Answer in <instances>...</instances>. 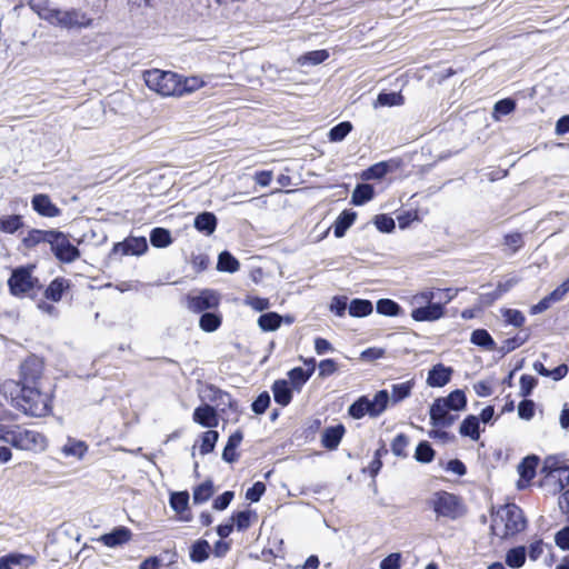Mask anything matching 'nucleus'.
I'll list each match as a JSON object with an SVG mask.
<instances>
[{
	"mask_svg": "<svg viewBox=\"0 0 569 569\" xmlns=\"http://www.w3.org/2000/svg\"><path fill=\"white\" fill-rule=\"evenodd\" d=\"M566 466L567 465L558 457H548L543 462L542 472H545L547 477H556L561 468Z\"/></svg>",
	"mask_w": 569,
	"mask_h": 569,
	"instance_id": "5fc2aeb1",
	"label": "nucleus"
},
{
	"mask_svg": "<svg viewBox=\"0 0 569 569\" xmlns=\"http://www.w3.org/2000/svg\"><path fill=\"white\" fill-rule=\"evenodd\" d=\"M435 299H437V292L427 289L412 297V305L417 307L427 306L429 303H433Z\"/></svg>",
	"mask_w": 569,
	"mask_h": 569,
	"instance_id": "4d7b16f0",
	"label": "nucleus"
},
{
	"mask_svg": "<svg viewBox=\"0 0 569 569\" xmlns=\"http://www.w3.org/2000/svg\"><path fill=\"white\" fill-rule=\"evenodd\" d=\"M222 322V318L217 312H204L200 317L199 327L206 332L216 331Z\"/></svg>",
	"mask_w": 569,
	"mask_h": 569,
	"instance_id": "4c0bfd02",
	"label": "nucleus"
},
{
	"mask_svg": "<svg viewBox=\"0 0 569 569\" xmlns=\"http://www.w3.org/2000/svg\"><path fill=\"white\" fill-rule=\"evenodd\" d=\"M88 450V446L80 440L68 439L67 443L61 448L66 457H77L81 459Z\"/></svg>",
	"mask_w": 569,
	"mask_h": 569,
	"instance_id": "e433bc0d",
	"label": "nucleus"
},
{
	"mask_svg": "<svg viewBox=\"0 0 569 569\" xmlns=\"http://www.w3.org/2000/svg\"><path fill=\"white\" fill-rule=\"evenodd\" d=\"M375 224L382 232H390L395 229V220L387 214H378L375 217Z\"/></svg>",
	"mask_w": 569,
	"mask_h": 569,
	"instance_id": "680f3d73",
	"label": "nucleus"
},
{
	"mask_svg": "<svg viewBox=\"0 0 569 569\" xmlns=\"http://www.w3.org/2000/svg\"><path fill=\"white\" fill-rule=\"evenodd\" d=\"M357 218L356 212L353 211H343L339 214L335 222V236L337 238H341L345 236L346 231L352 226Z\"/></svg>",
	"mask_w": 569,
	"mask_h": 569,
	"instance_id": "c756f323",
	"label": "nucleus"
},
{
	"mask_svg": "<svg viewBox=\"0 0 569 569\" xmlns=\"http://www.w3.org/2000/svg\"><path fill=\"white\" fill-rule=\"evenodd\" d=\"M435 401H443L447 409L459 411L466 408L467 399L462 390H453L445 398H438Z\"/></svg>",
	"mask_w": 569,
	"mask_h": 569,
	"instance_id": "cd10ccee",
	"label": "nucleus"
},
{
	"mask_svg": "<svg viewBox=\"0 0 569 569\" xmlns=\"http://www.w3.org/2000/svg\"><path fill=\"white\" fill-rule=\"evenodd\" d=\"M390 170V166L386 161L372 164L363 171L362 178L365 180H373L383 178Z\"/></svg>",
	"mask_w": 569,
	"mask_h": 569,
	"instance_id": "37998d69",
	"label": "nucleus"
},
{
	"mask_svg": "<svg viewBox=\"0 0 569 569\" xmlns=\"http://www.w3.org/2000/svg\"><path fill=\"white\" fill-rule=\"evenodd\" d=\"M49 246L56 258L62 262H73L80 257L79 249L73 246L68 236L61 231H53V237Z\"/></svg>",
	"mask_w": 569,
	"mask_h": 569,
	"instance_id": "6e6552de",
	"label": "nucleus"
},
{
	"mask_svg": "<svg viewBox=\"0 0 569 569\" xmlns=\"http://www.w3.org/2000/svg\"><path fill=\"white\" fill-rule=\"evenodd\" d=\"M202 86H203V81L197 77H190V78L182 79L179 76V94L178 96H183L186 93L193 92V91L198 90L199 88H201Z\"/></svg>",
	"mask_w": 569,
	"mask_h": 569,
	"instance_id": "de8ad7c7",
	"label": "nucleus"
},
{
	"mask_svg": "<svg viewBox=\"0 0 569 569\" xmlns=\"http://www.w3.org/2000/svg\"><path fill=\"white\" fill-rule=\"evenodd\" d=\"M240 268L239 261L229 252L222 251L218 257L217 269L219 271L233 273Z\"/></svg>",
	"mask_w": 569,
	"mask_h": 569,
	"instance_id": "f704fd0d",
	"label": "nucleus"
},
{
	"mask_svg": "<svg viewBox=\"0 0 569 569\" xmlns=\"http://www.w3.org/2000/svg\"><path fill=\"white\" fill-rule=\"evenodd\" d=\"M43 363L36 357H28L20 366V379L16 381L20 386H38V381L42 376Z\"/></svg>",
	"mask_w": 569,
	"mask_h": 569,
	"instance_id": "9d476101",
	"label": "nucleus"
},
{
	"mask_svg": "<svg viewBox=\"0 0 569 569\" xmlns=\"http://www.w3.org/2000/svg\"><path fill=\"white\" fill-rule=\"evenodd\" d=\"M427 506L435 512L437 521H455L466 515L461 498L448 491L435 492Z\"/></svg>",
	"mask_w": 569,
	"mask_h": 569,
	"instance_id": "f03ea898",
	"label": "nucleus"
},
{
	"mask_svg": "<svg viewBox=\"0 0 569 569\" xmlns=\"http://www.w3.org/2000/svg\"><path fill=\"white\" fill-rule=\"evenodd\" d=\"M451 409H447L443 401H433L430 407V423L437 428H448L452 426L458 418L451 413Z\"/></svg>",
	"mask_w": 569,
	"mask_h": 569,
	"instance_id": "ddd939ff",
	"label": "nucleus"
},
{
	"mask_svg": "<svg viewBox=\"0 0 569 569\" xmlns=\"http://www.w3.org/2000/svg\"><path fill=\"white\" fill-rule=\"evenodd\" d=\"M452 372L453 370L450 367L438 363L430 369L427 383L430 387H443L450 381Z\"/></svg>",
	"mask_w": 569,
	"mask_h": 569,
	"instance_id": "dca6fc26",
	"label": "nucleus"
},
{
	"mask_svg": "<svg viewBox=\"0 0 569 569\" xmlns=\"http://www.w3.org/2000/svg\"><path fill=\"white\" fill-rule=\"evenodd\" d=\"M377 312L383 316L396 317L401 313V307L391 299H380L377 302Z\"/></svg>",
	"mask_w": 569,
	"mask_h": 569,
	"instance_id": "a18cd8bd",
	"label": "nucleus"
},
{
	"mask_svg": "<svg viewBox=\"0 0 569 569\" xmlns=\"http://www.w3.org/2000/svg\"><path fill=\"white\" fill-rule=\"evenodd\" d=\"M131 531L127 527H117L111 532L104 533L100 537V541L110 548L122 546L131 539Z\"/></svg>",
	"mask_w": 569,
	"mask_h": 569,
	"instance_id": "f3484780",
	"label": "nucleus"
},
{
	"mask_svg": "<svg viewBox=\"0 0 569 569\" xmlns=\"http://www.w3.org/2000/svg\"><path fill=\"white\" fill-rule=\"evenodd\" d=\"M502 316L508 325L515 327H521L526 320L522 312L516 309H505L502 310Z\"/></svg>",
	"mask_w": 569,
	"mask_h": 569,
	"instance_id": "6e6d98bb",
	"label": "nucleus"
},
{
	"mask_svg": "<svg viewBox=\"0 0 569 569\" xmlns=\"http://www.w3.org/2000/svg\"><path fill=\"white\" fill-rule=\"evenodd\" d=\"M538 380L533 376L522 375L520 378V396L526 398L531 395Z\"/></svg>",
	"mask_w": 569,
	"mask_h": 569,
	"instance_id": "13d9d810",
	"label": "nucleus"
},
{
	"mask_svg": "<svg viewBox=\"0 0 569 569\" xmlns=\"http://www.w3.org/2000/svg\"><path fill=\"white\" fill-rule=\"evenodd\" d=\"M272 392L274 401L280 406H288L292 399V391L289 387V381L279 379L272 385Z\"/></svg>",
	"mask_w": 569,
	"mask_h": 569,
	"instance_id": "4be33fe9",
	"label": "nucleus"
},
{
	"mask_svg": "<svg viewBox=\"0 0 569 569\" xmlns=\"http://www.w3.org/2000/svg\"><path fill=\"white\" fill-rule=\"evenodd\" d=\"M270 405V396L267 391L261 392L252 402V411L257 415H262Z\"/></svg>",
	"mask_w": 569,
	"mask_h": 569,
	"instance_id": "bf43d9fd",
	"label": "nucleus"
},
{
	"mask_svg": "<svg viewBox=\"0 0 569 569\" xmlns=\"http://www.w3.org/2000/svg\"><path fill=\"white\" fill-rule=\"evenodd\" d=\"M415 381L408 380L401 383H395L391 386V395H389V403L397 405L408 397H410Z\"/></svg>",
	"mask_w": 569,
	"mask_h": 569,
	"instance_id": "b1692460",
	"label": "nucleus"
},
{
	"mask_svg": "<svg viewBox=\"0 0 569 569\" xmlns=\"http://www.w3.org/2000/svg\"><path fill=\"white\" fill-rule=\"evenodd\" d=\"M193 421L206 428L217 427L219 422L216 409L209 405L194 409Z\"/></svg>",
	"mask_w": 569,
	"mask_h": 569,
	"instance_id": "a211bd4d",
	"label": "nucleus"
},
{
	"mask_svg": "<svg viewBox=\"0 0 569 569\" xmlns=\"http://www.w3.org/2000/svg\"><path fill=\"white\" fill-rule=\"evenodd\" d=\"M445 315L443 303L436 301L427 306L417 307L411 311V318L416 321H436Z\"/></svg>",
	"mask_w": 569,
	"mask_h": 569,
	"instance_id": "4468645a",
	"label": "nucleus"
},
{
	"mask_svg": "<svg viewBox=\"0 0 569 569\" xmlns=\"http://www.w3.org/2000/svg\"><path fill=\"white\" fill-rule=\"evenodd\" d=\"M244 303L249 307H251L256 311H264L270 308L269 299L267 298H260V297H253L248 296L244 299Z\"/></svg>",
	"mask_w": 569,
	"mask_h": 569,
	"instance_id": "e2e57ef3",
	"label": "nucleus"
},
{
	"mask_svg": "<svg viewBox=\"0 0 569 569\" xmlns=\"http://www.w3.org/2000/svg\"><path fill=\"white\" fill-rule=\"evenodd\" d=\"M459 432L463 437H470L475 441L478 440L480 438L479 418L473 415L466 417L460 425Z\"/></svg>",
	"mask_w": 569,
	"mask_h": 569,
	"instance_id": "a878e982",
	"label": "nucleus"
},
{
	"mask_svg": "<svg viewBox=\"0 0 569 569\" xmlns=\"http://www.w3.org/2000/svg\"><path fill=\"white\" fill-rule=\"evenodd\" d=\"M435 457V450L431 448L430 443L427 441H421L415 452V458L417 461L422 463L431 462Z\"/></svg>",
	"mask_w": 569,
	"mask_h": 569,
	"instance_id": "09e8293b",
	"label": "nucleus"
},
{
	"mask_svg": "<svg viewBox=\"0 0 569 569\" xmlns=\"http://www.w3.org/2000/svg\"><path fill=\"white\" fill-rule=\"evenodd\" d=\"M56 22L64 28H82L91 23V19L80 10H56L51 16Z\"/></svg>",
	"mask_w": 569,
	"mask_h": 569,
	"instance_id": "9b49d317",
	"label": "nucleus"
},
{
	"mask_svg": "<svg viewBox=\"0 0 569 569\" xmlns=\"http://www.w3.org/2000/svg\"><path fill=\"white\" fill-rule=\"evenodd\" d=\"M252 512L250 510L239 511L233 515L232 520L236 522L238 531H243L250 526V518Z\"/></svg>",
	"mask_w": 569,
	"mask_h": 569,
	"instance_id": "052dcab7",
	"label": "nucleus"
},
{
	"mask_svg": "<svg viewBox=\"0 0 569 569\" xmlns=\"http://www.w3.org/2000/svg\"><path fill=\"white\" fill-rule=\"evenodd\" d=\"M202 398L211 402H218L219 398H227L228 407L233 411H238V402L233 400L228 392L222 391L213 385L206 386L202 390Z\"/></svg>",
	"mask_w": 569,
	"mask_h": 569,
	"instance_id": "5701e85b",
	"label": "nucleus"
},
{
	"mask_svg": "<svg viewBox=\"0 0 569 569\" xmlns=\"http://www.w3.org/2000/svg\"><path fill=\"white\" fill-rule=\"evenodd\" d=\"M389 405V392L388 390H379L373 399H369L367 396L358 398L348 409V413L353 419H361L366 415L371 418L379 417Z\"/></svg>",
	"mask_w": 569,
	"mask_h": 569,
	"instance_id": "7ed1b4c3",
	"label": "nucleus"
},
{
	"mask_svg": "<svg viewBox=\"0 0 569 569\" xmlns=\"http://www.w3.org/2000/svg\"><path fill=\"white\" fill-rule=\"evenodd\" d=\"M32 209L40 216L54 218L60 216L61 210L51 201L48 194L38 193L32 197Z\"/></svg>",
	"mask_w": 569,
	"mask_h": 569,
	"instance_id": "2eb2a0df",
	"label": "nucleus"
},
{
	"mask_svg": "<svg viewBox=\"0 0 569 569\" xmlns=\"http://www.w3.org/2000/svg\"><path fill=\"white\" fill-rule=\"evenodd\" d=\"M351 130H352L351 122L342 121L330 129V131L328 133L329 140L331 142L342 141Z\"/></svg>",
	"mask_w": 569,
	"mask_h": 569,
	"instance_id": "49530a36",
	"label": "nucleus"
},
{
	"mask_svg": "<svg viewBox=\"0 0 569 569\" xmlns=\"http://www.w3.org/2000/svg\"><path fill=\"white\" fill-rule=\"evenodd\" d=\"M345 433V427L342 425H337L333 427L327 428L321 437V443L325 448L329 450L336 449Z\"/></svg>",
	"mask_w": 569,
	"mask_h": 569,
	"instance_id": "412c9836",
	"label": "nucleus"
},
{
	"mask_svg": "<svg viewBox=\"0 0 569 569\" xmlns=\"http://www.w3.org/2000/svg\"><path fill=\"white\" fill-rule=\"evenodd\" d=\"M69 288V281L64 278H56L44 290V297L53 302L61 300L63 292Z\"/></svg>",
	"mask_w": 569,
	"mask_h": 569,
	"instance_id": "393cba45",
	"label": "nucleus"
},
{
	"mask_svg": "<svg viewBox=\"0 0 569 569\" xmlns=\"http://www.w3.org/2000/svg\"><path fill=\"white\" fill-rule=\"evenodd\" d=\"M8 286L13 296H21L30 292L34 288H41L38 278L32 277L30 269L24 267L13 270L8 280Z\"/></svg>",
	"mask_w": 569,
	"mask_h": 569,
	"instance_id": "0eeeda50",
	"label": "nucleus"
},
{
	"mask_svg": "<svg viewBox=\"0 0 569 569\" xmlns=\"http://www.w3.org/2000/svg\"><path fill=\"white\" fill-rule=\"evenodd\" d=\"M194 228L200 232H204L206 234L213 233L217 228L216 216L212 212L199 213L194 218Z\"/></svg>",
	"mask_w": 569,
	"mask_h": 569,
	"instance_id": "bb28decb",
	"label": "nucleus"
},
{
	"mask_svg": "<svg viewBox=\"0 0 569 569\" xmlns=\"http://www.w3.org/2000/svg\"><path fill=\"white\" fill-rule=\"evenodd\" d=\"M213 495V483L210 480L197 486L193 490L192 500L196 505L207 502Z\"/></svg>",
	"mask_w": 569,
	"mask_h": 569,
	"instance_id": "ea45409f",
	"label": "nucleus"
},
{
	"mask_svg": "<svg viewBox=\"0 0 569 569\" xmlns=\"http://www.w3.org/2000/svg\"><path fill=\"white\" fill-rule=\"evenodd\" d=\"M375 196V190L371 184L360 183L357 184L352 192L351 202L355 206H362L366 202L370 201Z\"/></svg>",
	"mask_w": 569,
	"mask_h": 569,
	"instance_id": "7c9ffc66",
	"label": "nucleus"
},
{
	"mask_svg": "<svg viewBox=\"0 0 569 569\" xmlns=\"http://www.w3.org/2000/svg\"><path fill=\"white\" fill-rule=\"evenodd\" d=\"M306 363L311 366L308 370L297 367L288 372L290 382L292 383L293 388L298 390L308 381L315 371V359H310L309 361H306Z\"/></svg>",
	"mask_w": 569,
	"mask_h": 569,
	"instance_id": "aec40b11",
	"label": "nucleus"
},
{
	"mask_svg": "<svg viewBox=\"0 0 569 569\" xmlns=\"http://www.w3.org/2000/svg\"><path fill=\"white\" fill-rule=\"evenodd\" d=\"M9 443L20 450L43 451L47 447V439L38 431L12 426Z\"/></svg>",
	"mask_w": 569,
	"mask_h": 569,
	"instance_id": "39448f33",
	"label": "nucleus"
},
{
	"mask_svg": "<svg viewBox=\"0 0 569 569\" xmlns=\"http://www.w3.org/2000/svg\"><path fill=\"white\" fill-rule=\"evenodd\" d=\"M148 249V243L144 237H128L121 242L114 243L111 256L120 253L121 256H141Z\"/></svg>",
	"mask_w": 569,
	"mask_h": 569,
	"instance_id": "f8f14e48",
	"label": "nucleus"
},
{
	"mask_svg": "<svg viewBox=\"0 0 569 569\" xmlns=\"http://www.w3.org/2000/svg\"><path fill=\"white\" fill-rule=\"evenodd\" d=\"M405 103V98L400 92H380L378 94L375 107H393V106H402Z\"/></svg>",
	"mask_w": 569,
	"mask_h": 569,
	"instance_id": "79ce46f5",
	"label": "nucleus"
},
{
	"mask_svg": "<svg viewBox=\"0 0 569 569\" xmlns=\"http://www.w3.org/2000/svg\"><path fill=\"white\" fill-rule=\"evenodd\" d=\"M518 415L521 419L530 420L535 415V402L525 399L518 406Z\"/></svg>",
	"mask_w": 569,
	"mask_h": 569,
	"instance_id": "69168bd1",
	"label": "nucleus"
},
{
	"mask_svg": "<svg viewBox=\"0 0 569 569\" xmlns=\"http://www.w3.org/2000/svg\"><path fill=\"white\" fill-rule=\"evenodd\" d=\"M401 555L398 552L390 553L380 562V569H400Z\"/></svg>",
	"mask_w": 569,
	"mask_h": 569,
	"instance_id": "338daca9",
	"label": "nucleus"
},
{
	"mask_svg": "<svg viewBox=\"0 0 569 569\" xmlns=\"http://www.w3.org/2000/svg\"><path fill=\"white\" fill-rule=\"evenodd\" d=\"M527 340V337L516 336L513 338H508L502 342L500 351L506 355L522 346Z\"/></svg>",
	"mask_w": 569,
	"mask_h": 569,
	"instance_id": "0e129e2a",
	"label": "nucleus"
},
{
	"mask_svg": "<svg viewBox=\"0 0 569 569\" xmlns=\"http://www.w3.org/2000/svg\"><path fill=\"white\" fill-rule=\"evenodd\" d=\"M538 461L539 459L536 456L526 457L518 467L520 476L527 480L532 479L536 473Z\"/></svg>",
	"mask_w": 569,
	"mask_h": 569,
	"instance_id": "c03bdc74",
	"label": "nucleus"
},
{
	"mask_svg": "<svg viewBox=\"0 0 569 569\" xmlns=\"http://www.w3.org/2000/svg\"><path fill=\"white\" fill-rule=\"evenodd\" d=\"M470 341L476 346L485 348L486 350L492 351L496 349V342L486 329L473 330L470 337Z\"/></svg>",
	"mask_w": 569,
	"mask_h": 569,
	"instance_id": "473e14b6",
	"label": "nucleus"
},
{
	"mask_svg": "<svg viewBox=\"0 0 569 569\" xmlns=\"http://www.w3.org/2000/svg\"><path fill=\"white\" fill-rule=\"evenodd\" d=\"M54 230H40V229H31L28 231L27 236L22 239V244L27 249H32L40 243H50L51 238L53 237Z\"/></svg>",
	"mask_w": 569,
	"mask_h": 569,
	"instance_id": "6ab92c4d",
	"label": "nucleus"
},
{
	"mask_svg": "<svg viewBox=\"0 0 569 569\" xmlns=\"http://www.w3.org/2000/svg\"><path fill=\"white\" fill-rule=\"evenodd\" d=\"M526 562V548L523 546L511 548L506 553V563L510 568H520Z\"/></svg>",
	"mask_w": 569,
	"mask_h": 569,
	"instance_id": "58836bf2",
	"label": "nucleus"
},
{
	"mask_svg": "<svg viewBox=\"0 0 569 569\" xmlns=\"http://www.w3.org/2000/svg\"><path fill=\"white\" fill-rule=\"evenodd\" d=\"M23 224V218L20 214L0 217V232L14 234Z\"/></svg>",
	"mask_w": 569,
	"mask_h": 569,
	"instance_id": "c85d7f7f",
	"label": "nucleus"
},
{
	"mask_svg": "<svg viewBox=\"0 0 569 569\" xmlns=\"http://www.w3.org/2000/svg\"><path fill=\"white\" fill-rule=\"evenodd\" d=\"M150 242L153 247L166 248L172 242L170 231L164 228H154L150 233Z\"/></svg>",
	"mask_w": 569,
	"mask_h": 569,
	"instance_id": "a19ab883",
	"label": "nucleus"
},
{
	"mask_svg": "<svg viewBox=\"0 0 569 569\" xmlns=\"http://www.w3.org/2000/svg\"><path fill=\"white\" fill-rule=\"evenodd\" d=\"M329 57L326 50H316L310 51L298 58V63L300 64H319L323 62Z\"/></svg>",
	"mask_w": 569,
	"mask_h": 569,
	"instance_id": "3c124183",
	"label": "nucleus"
},
{
	"mask_svg": "<svg viewBox=\"0 0 569 569\" xmlns=\"http://www.w3.org/2000/svg\"><path fill=\"white\" fill-rule=\"evenodd\" d=\"M409 445V437L399 433L391 442V451L395 456L406 458L408 456L406 448Z\"/></svg>",
	"mask_w": 569,
	"mask_h": 569,
	"instance_id": "864d4df0",
	"label": "nucleus"
},
{
	"mask_svg": "<svg viewBox=\"0 0 569 569\" xmlns=\"http://www.w3.org/2000/svg\"><path fill=\"white\" fill-rule=\"evenodd\" d=\"M219 303L220 296L212 289H203L187 296V308L193 313H204L207 310L216 309Z\"/></svg>",
	"mask_w": 569,
	"mask_h": 569,
	"instance_id": "1a4fd4ad",
	"label": "nucleus"
},
{
	"mask_svg": "<svg viewBox=\"0 0 569 569\" xmlns=\"http://www.w3.org/2000/svg\"><path fill=\"white\" fill-rule=\"evenodd\" d=\"M147 87L157 93L169 97L179 94V74L159 69L143 72Z\"/></svg>",
	"mask_w": 569,
	"mask_h": 569,
	"instance_id": "20e7f679",
	"label": "nucleus"
},
{
	"mask_svg": "<svg viewBox=\"0 0 569 569\" xmlns=\"http://www.w3.org/2000/svg\"><path fill=\"white\" fill-rule=\"evenodd\" d=\"M210 545L204 539H199L190 547V560L193 562H203L209 558Z\"/></svg>",
	"mask_w": 569,
	"mask_h": 569,
	"instance_id": "2f4dec72",
	"label": "nucleus"
},
{
	"mask_svg": "<svg viewBox=\"0 0 569 569\" xmlns=\"http://www.w3.org/2000/svg\"><path fill=\"white\" fill-rule=\"evenodd\" d=\"M4 396L10 397L11 405L31 417H43L49 412V398L38 386H20L9 380L2 385Z\"/></svg>",
	"mask_w": 569,
	"mask_h": 569,
	"instance_id": "f257e3e1",
	"label": "nucleus"
},
{
	"mask_svg": "<svg viewBox=\"0 0 569 569\" xmlns=\"http://www.w3.org/2000/svg\"><path fill=\"white\" fill-rule=\"evenodd\" d=\"M348 309L351 317L361 318L369 316L373 310V306L369 300L353 299Z\"/></svg>",
	"mask_w": 569,
	"mask_h": 569,
	"instance_id": "72a5a7b5",
	"label": "nucleus"
},
{
	"mask_svg": "<svg viewBox=\"0 0 569 569\" xmlns=\"http://www.w3.org/2000/svg\"><path fill=\"white\" fill-rule=\"evenodd\" d=\"M218 439H219L218 431L208 430V431L203 432L202 441H201V446H200V453L201 455L210 453L214 449V446H216Z\"/></svg>",
	"mask_w": 569,
	"mask_h": 569,
	"instance_id": "603ef678",
	"label": "nucleus"
},
{
	"mask_svg": "<svg viewBox=\"0 0 569 569\" xmlns=\"http://www.w3.org/2000/svg\"><path fill=\"white\" fill-rule=\"evenodd\" d=\"M497 517L505 523L503 537L517 535L527 526L522 509L515 503H508L500 508Z\"/></svg>",
	"mask_w": 569,
	"mask_h": 569,
	"instance_id": "423d86ee",
	"label": "nucleus"
},
{
	"mask_svg": "<svg viewBox=\"0 0 569 569\" xmlns=\"http://www.w3.org/2000/svg\"><path fill=\"white\" fill-rule=\"evenodd\" d=\"M189 498L188 491L173 492L170 497V506L176 512L181 513L188 508Z\"/></svg>",
	"mask_w": 569,
	"mask_h": 569,
	"instance_id": "8fccbe9b",
	"label": "nucleus"
},
{
	"mask_svg": "<svg viewBox=\"0 0 569 569\" xmlns=\"http://www.w3.org/2000/svg\"><path fill=\"white\" fill-rule=\"evenodd\" d=\"M282 322V317L277 312H267L259 317L258 326L262 331H274Z\"/></svg>",
	"mask_w": 569,
	"mask_h": 569,
	"instance_id": "c9c22d12",
	"label": "nucleus"
},
{
	"mask_svg": "<svg viewBox=\"0 0 569 569\" xmlns=\"http://www.w3.org/2000/svg\"><path fill=\"white\" fill-rule=\"evenodd\" d=\"M556 545L562 550H569V527H565L556 533Z\"/></svg>",
	"mask_w": 569,
	"mask_h": 569,
	"instance_id": "774afa93",
	"label": "nucleus"
}]
</instances>
